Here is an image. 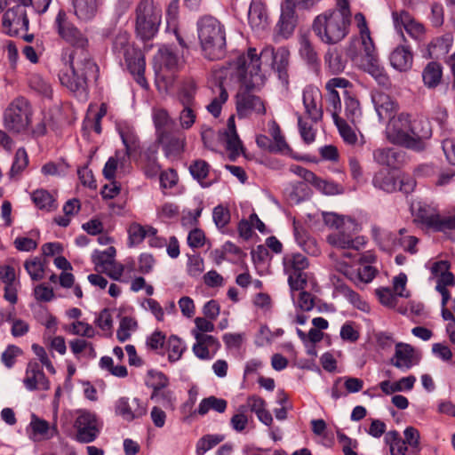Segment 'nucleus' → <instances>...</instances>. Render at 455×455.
I'll use <instances>...</instances> for the list:
<instances>
[{
    "instance_id": "obj_34",
    "label": "nucleus",
    "mask_w": 455,
    "mask_h": 455,
    "mask_svg": "<svg viewBox=\"0 0 455 455\" xmlns=\"http://www.w3.org/2000/svg\"><path fill=\"white\" fill-rule=\"evenodd\" d=\"M371 232L374 240L383 251H390L398 247L399 238L391 232L381 230L377 227H373Z\"/></svg>"
},
{
    "instance_id": "obj_18",
    "label": "nucleus",
    "mask_w": 455,
    "mask_h": 455,
    "mask_svg": "<svg viewBox=\"0 0 455 455\" xmlns=\"http://www.w3.org/2000/svg\"><path fill=\"white\" fill-rule=\"evenodd\" d=\"M355 232L356 231L352 230V228H342L330 234L326 240L333 247L343 250L353 249L358 251L364 246L366 240L364 236L358 235L353 237L352 233Z\"/></svg>"
},
{
    "instance_id": "obj_47",
    "label": "nucleus",
    "mask_w": 455,
    "mask_h": 455,
    "mask_svg": "<svg viewBox=\"0 0 455 455\" xmlns=\"http://www.w3.org/2000/svg\"><path fill=\"white\" fill-rule=\"evenodd\" d=\"M69 347L76 356H78L82 353H84L88 358H95L97 355L92 343L83 339L71 340L69 342Z\"/></svg>"
},
{
    "instance_id": "obj_1",
    "label": "nucleus",
    "mask_w": 455,
    "mask_h": 455,
    "mask_svg": "<svg viewBox=\"0 0 455 455\" xmlns=\"http://www.w3.org/2000/svg\"><path fill=\"white\" fill-rule=\"evenodd\" d=\"M290 52L280 47L276 51L271 45H266L259 52L251 47L246 53L239 55L232 64L235 76L247 87L260 88L266 81V72L274 69L282 84H289Z\"/></svg>"
},
{
    "instance_id": "obj_41",
    "label": "nucleus",
    "mask_w": 455,
    "mask_h": 455,
    "mask_svg": "<svg viewBox=\"0 0 455 455\" xmlns=\"http://www.w3.org/2000/svg\"><path fill=\"white\" fill-rule=\"evenodd\" d=\"M228 406V403L225 399L218 398L214 395L204 398L197 408V413L199 415H205L210 410H213L219 413H223Z\"/></svg>"
},
{
    "instance_id": "obj_2",
    "label": "nucleus",
    "mask_w": 455,
    "mask_h": 455,
    "mask_svg": "<svg viewBox=\"0 0 455 455\" xmlns=\"http://www.w3.org/2000/svg\"><path fill=\"white\" fill-rule=\"evenodd\" d=\"M337 7L317 15L312 23L313 32L326 44H338L349 33L352 16L349 3L347 0H338Z\"/></svg>"
},
{
    "instance_id": "obj_7",
    "label": "nucleus",
    "mask_w": 455,
    "mask_h": 455,
    "mask_svg": "<svg viewBox=\"0 0 455 455\" xmlns=\"http://www.w3.org/2000/svg\"><path fill=\"white\" fill-rule=\"evenodd\" d=\"M113 51L122 55L126 62L131 74L135 76L137 83L143 88H147L148 83L144 77L145 59L140 50L133 47L129 43L127 33H119L114 40Z\"/></svg>"
},
{
    "instance_id": "obj_12",
    "label": "nucleus",
    "mask_w": 455,
    "mask_h": 455,
    "mask_svg": "<svg viewBox=\"0 0 455 455\" xmlns=\"http://www.w3.org/2000/svg\"><path fill=\"white\" fill-rule=\"evenodd\" d=\"M74 427L76 429V440L83 443L93 442L100 434V424L96 414L87 410H77Z\"/></svg>"
},
{
    "instance_id": "obj_56",
    "label": "nucleus",
    "mask_w": 455,
    "mask_h": 455,
    "mask_svg": "<svg viewBox=\"0 0 455 455\" xmlns=\"http://www.w3.org/2000/svg\"><path fill=\"white\" fill-rule=\"evenodd\" d=\"M116 251L113 246L108 247L107 250L100 251H95L92 255V261L97 267H101L103 269L115 260Z\"/></svg>"
},
{
    "instance_id": "obj_52",
    "label": "nucleus",
    "mask_w": 455,
    "mask_h": 455,
    "mask_svg": "<svg viewBox=\"0 0 455 455\" xmlns=\"http://www.w3.org/2000/svg\"><path fill=\"white\" fill-rule=\"evenodd\" d=\"M376 273L377 270L371 266L362 264L358 267L357 272L355 274H351L349 278L357 285L359 283H368L372 281V279L376 275Z\"/></svg>"
},
{
    "instance_id": "obj_40",
    "label": "nucleus",
    "mask_w": 455,
    "mask_h": 455,
    "mask_svg": "<svg viewBox=\"0 0 455 455\" xmlns=\"http://www.w3.org/2000/svg\"><path fill=\"white\" fill-rule=\"evenodd\" d=\"M324 62L332 74H340L346 67V60L337 48H329L324 55Z\"/></svg>"
},
{
    "instance_id": "obj_14",
    "label": "nucleus",
    "mask_w": 455,
    "mask_h": 455,
    "mask_svg": "<svg viewBox=\"0 0 455 455\" xmlns=\"http://www.w3.org/2000/svg\"><path fill=\"white\" fill-rule=\"evenodd\" d=\"M27 4L5 7L2 20V31L9 36H17L20 31L28 29V19L26 12Z\"/></svg>"
},
{
    "instance_id": "obj_13",
    "label": "nucleus",
    "mask_w": 455,
    "mask_h": 455,
    "mask_svg": "<svg viewBox=\"0 0 455 455\" xmlns=\"http://www.w3.org/2000/svg\"><path fill=\"white\" fill-rule=\"evenodd\" d=\"M410 125L411 115L400 113L389 119L386 129L387 140L395 145L402 146L410 149Z\"/></svg>"
},
{
    "instance_id": "obj_4",
    "label": "nucleus",
    "mask_w": 455,
    "mask_h": 455,
    "mask_svg": "<svg viewBox=\"0 0 455 455\" xmlns=\"http://www.w3.org/2000/svg\"><path fill=\"white\" fill-rule=\"evenodd\" d=\"M199 44L205 58L211 60H221L226 55V28L215 17L204 15L196 22Z\"/></svg>"
},
{
    "instance_id": "obj_6",
    "label": "nucleus",
    "mask_w": 455,
    "mask_h": 455,
    "mask_svg": "<svg viewBox=\"0 0 455 455\" xmlns=\"http://www.w3.org/2000/svg\"><path fill=\"white\" fill-rule=\"evenodd\" d=\"M163 12L155 0H140L135 7V31L139 37L147 41L158 32Z\"/></svg>"
},
{
    "instance_id": "obj_54",
    "label": "nucleus",
    "mask_w": 455,
    "mask_h": 455,
    "mask_svg": "<svg viewBox=\"0 0 455 455\" xmlns=\"http://www.w3.org/2000/svg\"><path fill=\"white\" fill-rule=\"evenodd\" d=\"M24 267L33 281H39L44 278V264L38 258H32L26 260Z\"/></svg>"
},
{
    "instance_id": "obj_31",
    "label": "nucleus",
    "mask_w": 455,
    "mask_h": 455,
    "mask_svg": "<svg viewBox=\"0 0 455 455\" xmlns=\"http://www.w3.org/2000/svg\"><path fill=\"white\" fill-rule=\"evenodd\" d=\"M344 119L350 122L355 127L362 122L363 112L359 100L349 94H347L344 99Z\"/></svg>"
},
{
    "instance_id": "obj_36",
    "label": "nucleus",
    "mask_w": 455,
    "mask_h": 455,
    "mask_svg": "<svg viewBox=\"0 0 455 455\" xmlns=\"http://www.w3.org/2000/svg\"><path fill=\"white\" fill-rule=\"evenodd\" d=\"M157 230L151 226H141L139 223H132L128 228L129 241L131 245L140 244L145 237L156 235Z\"/></svg>"
},
{
    "instance_id": "obj_51",
    "label": "nucleus",
    "mask_w": 455,
    "mask_h": 455,
    "mask_svg": "<svg viewBox=\"0 0 455 455\" xmlns=\"http://www.w3.org/2000/svg\"><path fill=\"white\" fill-rule=\"evenodd\" d=\"M29 86L32 90L44 97H52V85L39 74L35 73L30 75Z\"/></svg>"
},
{
    "instance_id": "obj_60",
    "label": "nucleus",
    "mask_w": 455,
    "mask_h": 455,
    "mask_svg": "<svg viewBox=\"0 0 455 455\" xmlns=\"http://www.w3.org/2000/svg\"><path fill=\"white\" fill-rule=\"evenodd\" d=\"M311 184L325 195H337L342 191V188L339 185L333 181L322 180L315 175V180H312Z\"/></svg>"
},
{
    "instance_id": "obj_28",
    "label": "nucleus",
    "mask_w": 455,
    "mask_h": 455,
    "mask_svg": "<svg viewBox=\"0 0 455 455\" xmlns=\"http://www.w3.org/2000/svg\"><path fill=\"white\" fill-rule=\"evenodd\" d=\"M29 427L31 428L30 438L36 442L49 440L58 433L55 426L50 427L46 420L39 419L36 415H32Z\"/></svg>"
},
{
    "instance_id": "obj_46",
    "label": "nucleus",
    "mask_w": 455,
    "mask_h": 455,
    "mask_svg": "<svg viewBox=\"0 0 455 455\" xmlns=\"http://www.w3.org/2000/svg\"><path fill=\"white\" fill-rule=\"evenodd\" d=\"M197 91V84L192 78L186 79L180 91V100L181 104L194 105L195 96Z\"/></svg>"
},
{
    "instance_id": "obj_30",
    "label": "nucleus",
    "mask_w": 455,
    "mask_h": 455,
    "mask_svg": "<svg viewBox=\"0 0 455 455\" xmlns=\"http://www.w3.org/2000/svg\"><path fill=\"white\" fill-rule=\"evenodd\" d=\"M391 66L399 71H407L412 66L413 57L405 46L396 47L389 57Z\"/></svg>"
},
{
    "instance_id": "obj_64",
    "label": "nucleus",
    "mask_w": 455,
    "mask_h": 455,
    "mask_svg": "<svg viewBox=\"0 0 455 455\" xmlns=\"http://www.w3.org/2000/svg\"><path fill=\"white\" fill-rule=\"evenodd\" d=\"M160 60L162 63L169 69H173L179 66L180 58L168 47H163L159 50Z\"/></svg>"
},
{
    "instance_id": "obj_45",
    "label": "nucleus",
    "mask_w": 455,
    "mask_h": 455,
    "mask_svg": "<svg viewBox=\"0 0 455 455\" xmlns=\"http://www.w3.org/2000/svg\"><path fill=\"white\" fill-rule=\"evenodd\" d=\"M32 200L41 210L51 211L55 208V200L52 194L45 189H36L32 193Z\"/></svg>"
},
{
    "instance_id": "obj_15",
    "label": "nucleus",
    "mask_w": 455,
    "mask_h": 455,
    "mask_svg": "<svg viewBox=\"0 0 455 455\" xmlns=\"http://www.w3.org/2000/svg\"><path fill=\"white\" fill-rule=\"evenodd\" d=\"M59 35L68 44H72L80 53L85 51L88 46L87 37L72 23L67 20V14L64 11H60L55 20Z\"/></svg>"
},
{
    "instance_id": "obj_32",
    "label": "nucleus",
    "mask_w": 455,
    "mask_h": 455,
    "mask_svg": "<svg viewBox=\"0 0 455 455\" xmlns=\"http://www.w3.org/2000/svg\"><path fill=\"white\" fill-rule=\"evenodd\" d=\"M391 363L394 366L403 371L411 368L414 364L412 347L409 345L397 344Z\"/></svg>"
},
{
    "instance_id": "obj_50",
    "label": "nucleus",
    "mask_w": 455,
    "mask_h": 455,
    "mask_svg": "<svg viewBox=\"0 0 455 455\" xmlns=\"http://www.w3.org/2000/svg\"><path fill=\"white\" fill-rule=\"evenodd\" d=\"M299 54L309 64H315L318 58L315 48L307 35L299 36Z\"/></svg>"
},
{
    "instance_id": "obj_42",
    "label": "nucleus",
    "mask_w": 455,
    "mask_h": 455,
    "mask_svg": "<svg viewBox=\"0 0 455 455\" xmlns=\"http://www.w3.org/2000/svg\"><path fill=\"white\" fill-rule=\"evenodd\" d=\"M452 44V36L445 34L442 36L435 38L429 44V53L431 57H439L449 52Z\"/></svg>"
},
{
    "instance_id": "obj_21",
    "label": "nucleus",
    "mask_w": 455,
    "mask_h": 455,
    "mask_svg": "<svg viewBox=\"0 0 455 455\" xmlns=\"http://www.w3.org/2000/svg\"><path fill=\"white\" fill-rule=\"evenodd\" d=\"M116 411L125 420L132 421L146 415L147 407L137 398L122 397L116 403Z\"/></svg>"
},
{
    "instance_id": "obj_59",
    "label": "nucleus",
    "mask_w": 455,
    "mask_h": 455,
    "mask_svg": "<svg viewBox=\"0 0 455 455\" xmlns=\"http://www.w3.org/2000/svg\"><path fill=\"white\" fill-rule=\"evenodd\" d=\"M342 139L348 144H355L357 140L355 131L348 125L346 119L339 117L333 120Z\"/></svg>"
},
{
    "instance_id": "obj_11",
    "label": "nucleus",
    "mask_w": 455,
    "mask_h": 455,
    "mask_svg": "<svg viewBox=\"0 0 455 455\" xmlns=\"http://www.w3.org/2000/svg\"><path fill=\"white\" fill-rule=\"evenodd\" d=\"M239 81L244 88H241L235 95V108L238 117L244 118L252 115L264 116L266 114L264 101L251 92L254 88L247 87L240 79Z\"/></svg>"
},
{
    "instance_id": "obj_10",
    "label": "nucleus",
    "mask_w": 455,
    "mask_h": 455,
    "mask_svg": "<svg viewBox=\"0 0 455 455\" xmlns=\"http://www.w3.org/2000/svg\"><path fill=\"white\" fill-rule=\"evenodd\" d=\"M309 263L306 256L299 252H288L283 258V272L288 276V283L291 291L303 290L307 283L304 270Z\"/></svg>"
},
{
    "instance_id": "obj_53",
    "label": "nucleus",
    "mask_w": 455,
    "mask_h": 455,
    "mask_svg": "<svg viewBox=\"0 0 455 455\" xmlns=\"http://www.w3.org/2000/svg\"><path fill=\"white\" fill-rule=\"evenodd\" d=\"M224 439L220 435H206L200 438L196 443V454L204 455L206 451L221 443Z\"/></svg>"
},
{
    "instance_id": "obj_26",
    "label": "nucleus",
    "mask_w": 455,
    "mask_h": 455,
    "mask_svg": "<svg viewBox=\"0 0 455 455\" xmlns=\"http://www.w3.org/2000/svg\"><path fill=\"white\" fill-rule=\"evenodd\" d=\"M376 163L391 168H398L404 161V152L394 148H377L373 151Z\"/></svg>"
},
{
    "instance_id": "obj_39",
    "label": "nucleus",
    "mask_w": 455,
    "mask_h": 455,
    "mask_svg": "<svg viewBox=\"0 0 455 455\" xmlns=\"http://www.w3.org/2000/svg\"><path fill=\"white\" fill-rule=\"evenodd\" d=\"M269 132L273 137L274 143L271 147V152L291 155V149L286 143L284 137L281 133V129L275 121L269 124Z\"/></svg>"
},
{
    "instance_id": "obj_61",
    "label": "nucleus",
    "mask_w": 455,
    "mask_h": 455,
    "mask_svg": "<svg viewBox=\"0 0 455 455\" xmlns=\"http://www.w3.org/2000/svg\"><path fill=\"white\" fill-rule=\"evenodd\" d=\"M338 291L346 297L353 305L358 307L361 310H364L367 307L366 303L363 301L355 291H354L350 287L346 284H339L336 286Z\"/></svg>"
},
{
    "instance_id": "obj_19",
    "label": "nucleus",
    "mask_w": 455,
    "mask_h": 455,
    "mask_svg": "<svg viewBox=\"0 0 455 455\" xmlns=\"http://www.w3.org/2000/svg\"><path fill=\"white\" fill-rule=\"evenodd\" d=\"M156 141L161 146L164 156L173 160L181 156L186 147V136L178 130L157 138Z\"/></svg>"
},
{
    "instance_id": "obj_63",
    "label": "nucleus",
    "mask_w": 455,
    "mask_h": 455,
    "mask_svg": "<svg viewBox=\"0 0 455 455\" xmlns=\"http://www.w3.org/2000/svg\"><path fill=\"white\" fill-rule=\"evenodd\" d=\"M226 148L230 152V158L235 159L242 151V142L237 133H225Z\"/></svg>"
},
{
    "instance_id": "obj_49",
    "label": "nucleus",
    "mask_w": 455,
    "mask_h": 455,
    "mask_svg": "<svg viewBox=\"0 0 455 455\" xmlns=\"http://www.w3.org/2000/svg\"><path fill=\"white\" fill-rule=\"evenodd\" d=\"M372 183L374 187L387 192H393L396 188L395 180L387 171L378 172L372 179Z\"/></svg>"
},
{
    "instance_id": "obj_27",
    "label": "nucleus",
    "mask_w": 455,
    "mask_h": 455,
    "mask_svg": "<svg viewBox=\"0 0 455 455\" xmlns=\"http://www.w3.org/2000/svg\"><path fill=\"white\" fill-rule=\"evenodd\" d=\"M74 14L81 21L87 22L93 20L101 6V0H70Z\"/></svg>"
},
{
    "instance_id": "obj_8",
    "label": "nucleus",
    "mask_w": 455,
    "mask_h": 455,
    "mask_svg": "<svg viewBox=\"0 0 455 455\" xmlns=\"http://www.w3.org/2000/svg\"><path fill=\"white\" fill-rule=\"evenodd\" d=\"M413 212L415 221L436 232L450 231L455 220V210L440 214L435 206L425 203H419L416 208L413 207Z\"/></svg>"
},
{
    "instance_id": "obj_44",
    "label": "nucleus",
    "mask_w": 455,
    "mask_h": 455,
    "mask_svg": "<svg viewBox=\"0 0 455 455\" xmlns=\"http://www.w3.org/2000/svg\"><path fill=\"white\" fill-rule=\"evenodd\" d=\"M323 220L326 225L334 227L337 229L342 228H352L353 231H358V225L350 218H344L337 215L336 213L329 212L323 214Z\"/></svg>"
},
{
    "instance_id": "obj_48",
    "label": "nucleus",
    "mask_w": 455,
    "mask_h": 455,
    "mask_svg": "<svg viewBox=\"0 0 455 455\" xmlns=\"http://www.w3.org/2000/svg\"><path fill=\"white\" fill-rule=\"evenodd\" d=\"M217 90H218V96L214 97L206 107L207 110L214 117H218L220 115L222 105L228 99V93L222 84H220L217 86Z\"/></svg>"
},
{
    "instance_id": "obj_55",
    "label": "nucleus",
    "mask_w": 455,
    "mask_h": 455,
    "mask_svg": "<svg viewBox=\"0 0 455 455\" xmlns=\"http://www.w3.org/2000/svg\"><path fill=\"white\" fill-rule=\"evenodd\" d=\"M28 157L26 150L23 148L16 151L15 157L9 175L11 179L17 177L28 165Z\"/></svg>"
},
{
    "instance_id": "obj_9",
    "label": "nucleus",
    "mask_w": 455,
    "mask_h": 455,
    "mask_svg": "<svg viewBox=\"0 0 455 455\" xmlns=\"http://www.w3.org/2000/svg\"><path fill=\"white\" fill-rule=\"evenodd\" d=\"M32 114L29 102L25 98L19 97L4 111V126L12 132H23L31 124Z\"/></svg>"
},
{
    "instance_id": "obj_38",
    "label": "nucleus",
    "mask_w": 455,
    "mask_h": 455,
    "mask_svg": "<svg viewBox=\"0 0 455 455\" xmlns=\"http://www.w3.org/2000/svg\"><path fill=\"white\" fill-rule=\"evenodd\" d=\"M164 348L168 354L169 362L175 363L180 360L187 347L180 338L176 335H171L166 340Z\"/></svg>"
},
{
    "instance_id": "obj_35",
    "label": "nucleus",
    "mask_w": 455,
    "mask_h": 455,
    "mask_svg": "<svg viewBox=\"0 0 455 455\" xmlns=\"http://www.w3.org/2000/svg\"><path fill=\"white\" fill-rule=\"evenodd\" d=\"M156 377L159 381L156 385H154L151 399L158 403H162L164 407L172 405V392L164 390V387L168 384V379L161 372L157 373Z\"/></svg>"
},
{
    "instance_id": "obj_43",
    "label": "nucleus",
    "mask_w": 455,
    "mask_h": 455,
    "mask_svg": "<svg viewBox=\"0 0 455 455\" xmlns=\"http://www.w3.org/2000/svg\"><path fill=\"white\" fill-rule=\"evenodd\" d=\"M210 165L209 164L203 160L197 159L191 163L189 166V172L192 177L196 180L202 187L208 188L211 183L204 182V180L207 178L210 172Z\"/></svg>"
},
{
    "instance_id": "obj_57",
    "label": "nucleus",
    "mask_w": 455,
    "mask_h": 455,
    "mask_svg": "<svg viewBox=\"0 0 455 455\" xmlns=\"http://www.w3.org/2000/svg\"><path fill=\"white\" fill-rule=\"evenodd\" d=\"M137 329V322L128 316L124 317L119 324V328L116 332V337L120 342H124L131 337L132 331Z\"/></svg>"
},
{
    "instance_id": "obj_24",
    "label": "nucleus",
    "mask_w": 455,
    "mask_h": 455,
    "mask_svg": "<svg viewBox=\"0 0 455 455\" xmlns=\"http://www.w3.org/2000/svg\"><path fill=\"white\" fill-rule=\"evenodd\" d=\"M431 273L436 278L435 289L440 294L443 291H449L447 286L455 284V278L450 271V263L447 260L435 262L431 267Z\"/></svg>"
},
{
    "instance_id": "obj_33",
    "label": "nucleus",
    "mask_w": 455,
    "mask_h": 455,
    "mask_svg": "<svg viewBox=\"0 0 455 455\" xmlns=\"http://www.w3.org/2000/svg\"><path fill=\"white\" fill-rule=\"evenodd\" d=\"M443 80V68L440 63L431 61L422 70V81L428 89L436 88Z\"/></svg>"
},
{
    "instance_id": "obj_29",
    "label": "nucleus",
    "mask_w": 455,
    "mask_h": 455,
    "mask_svg": "<svg viewBox=\"0 0 455 455\" xmlns=\"http://www.w3.org/2000/svg\"><path fill=\"white\" fill-rule=\"evenodd\" d=\"M153 121L156 128V139L176 131L174 129L176 125L175 121L164 109H155L153 111Z\"/></svg>"
},
{
    "instance_id": "obj_5",
    "label": "nucleus",
    "mask_w": 455,
    "mask_h": 455,
    "mask_svg": "<svg viewBox=\"0 0 455 455\" xmlns=\"http://www.w3.org/2000/svg\"><path fill=\"white\" fill-rule=\"evenodd\" d=\"M70 66L60 75V81L73 92H84L87 86V78L97 71L96 64L86 51L80 53L73 51L69 55Z\"/></svg>"
},
{
    "instance_id": "obj_58",
    "label": "nucleus",
    "mask_w": 455,
    "mask_h": 455,
    "mask_svg": "<svg viewBox=\"0 0 455 455\" xmlns=\"http://www.w3.org/2000/svg\"><path fill=\"white\" fill-rule=\"evenodd\" d=\"M327 111L331 114L333 120L339 117L342 111V105L339 95L337 91H327Z\"/></svg>"
},
{
    "instance_id": "obj_16",
    "label": "nucleus",
    "mask_w": 455,
    "mask_h": 455,
    "mask_svg": "<svg viewBox=\"0 0 455 455\" xmlns=\"http://www.w3.org/2000/svg\"><path fill=\"white\" fill-rule=\"evenodd\" d=\"M322 100V92L317 87L308 85L303 90L302 101L305 108V116L312 124H316L323 118V110Z\"/></svg>"
},
{
    "instance_id": "obj_62",
    "label": "nucleus",
    "mask_w": 455,
    "mask_h": 455,
    "mask_svg": "<svg viewBox=\"0 0 455 455\" xmlns=\"http://www.w3.org/2000/svg\"><path fill=\"white\" fill-rule=\"evenodd\" d=\"M298 126L300 136L305 143L310 144L315 140V130L312 124L305 121L301 115L298 114Z\"/></svg>"
},
{
    "instance_id": "obj_37",
    "label": "nucleus",
    "mask_w": 455,
    "mask_h": 455,
    "mask_svg": "<svg viewBox=\"0 0 455 455\" xmlns=\"http://www.w3.org/2000/svg\"><path fill=\"white\" fill-rule=\"evenodd\" d=\"M415 381L416 378L411 375L408 377H403L398 381L393 383L388 380H384L379 383V387L381 391L386 395H391L395 392H401L403 390H411Z\"/></svg>"
},
{
    "instance_id": "obj_23",
    "label": "nucleus",
    "mask_w": 455,
    "mask_h": 455,
    "mask_svg": "<svg viewBox=\"0 0 455 455\" xmlns=\"http://www.w3.org/2000/svg\"><path fill=\"white\" fill-rule=\"evenodd\" d=\"M23 383L28 390L50 389L49 380L46 379L41 366L36 362H30L28 364Z\"/></svg>"
},
{
    "instance_id": "obj_3",
    "label": "nucleus",
    "mask_w": 455,
    "mask_h": 455,
    "mask_svg": "<svg viewBox=\"0 0 455 455\" xmlns=\"http://www.w3.org/2000/svg\"><path fill=\"white\" fill-rule=\"evenodd\" d=\"M355 20L359 28L360 38L355 39L352 42V45L358 44L360 45V52L358 55L355 52H352L351 49H349L348 55L353 60H356L360 57L361 68L370 74L379 84L387 87L389 85V78L379 63L365 16L362 12L355 13Z\"/></svg>"
},
{
    "instance_id": "obj_25",
    "label": "nucleus",
    "mask_w": 455,
    "mask_h": 455,
    "mask_svg": "<svg viewBox=\"0 0 455 455\" xmlns=\"http://www.w3.org/2000/svg\"><path fill=\"white\" fill-rule=\"evenodd\" d=\"M248 22L256 31H262L268 26V15L261 0H251L248 11Z\"/></svg>"
},
{
    "instance_id": "obj_20",
    "label": "nucleus",
    "mask_w": 455,
    "mask_h": 455,
    "mask_svg": "<svg viewBox=\"0 0 455 455\" xmlns=\"http://www.w3.org/2000/svg\"><path fill=\"white\" fill-rule=\"evenodd\" d=\"M298 0H284L281 8V16L276 25L277 33L283 38L290 37L296 27L295 6Z\"/></svg>"
},
{
    "instance_id": "obj_22",
    "label": "nucleus",
    "mask_w": 455,
    "mask_h": 455,
    "mask_svg": "<svg viewBox=\"0 0 455 455\" xmlns=\"http://www.w3.org/2000/svg\"><path fill=\"white\" fill-rule=\"evenodd\" d=\"M371 100L379 120L391 119L397 111V102L383 92H373Z\"/></svg>"
},
{
    "instance_id": "obj_17",
    "label": "nucleus",
    "mask_w": 455,
    "mask_h": 455,
    "mask_svg": "<svg viewBox=\"0 0 455 455\" xmlns=\"http://www.w3.org/2000/svg\"><path fill=\"white\" fill-rule=\"evenodd\" d=\"M410 132V149L422 151L426 148V141L432 135L429 121L423 117L411 116Z\"/></svg>"
}]
</instances>
